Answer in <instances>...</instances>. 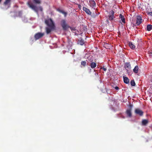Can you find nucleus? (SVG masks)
Masks as SVG:
<instances>
[{"mask_svg": "<svg viewBox=\"0 0 152 152\" xmlns=\"http://www.w3.org/2000/svg\"><path fill=\"white\" fill-rule=\"evenodd\" d=\"M68 42H69V44H70V40H69V39H68ZM71 43H72L71 42Z\"/></svg>", "mask_w": 152, "mask_h": 152, "instance_id": "33", "label": "nucleus"}, {"mask_svg": "<svg viewBox=\"0 0 152 152\" xmlns=\"http://www.w3.org/2000/svg\"><path fill=\"white\" fill-rule=\"evenodd\" d=\"M136 22L135 25V26L139 25L143 21L142 18L140 16H137Z\"/></svg>", "mask_w": 152, "mask_h": 152, "instance_id": "4", "label": "nucleus"}, {"mask_svg": "<svg viewBox=\"0 0 152 152\" xmlns=\"http://www.w3.org/2000/svg\"><path fill=\"white\" fill-rule=\"evenodd\" d=\"M101 69H103V70H104V71H106L107 70V69L106 68H105L104 67H102Z\"/></svg>", "mask_w": 152, "mask_h": 152, "instance_id": "29", "label": "nucleus"}, {"mask_svg": "<svg viewBox=\"0 0 152 152\" xmlns=\"http://www.w3.org/2000/svg\"><path fill=\"white\" fill-rule=\"evenodd\" d=\"M126 67L128 68L129 69L131 68V65L129 62H126L125 64Z\"/></svg>", "mask_w": 152, "mask_h": 152, "instance_id": "18", "label": "nucleus"}, {"mask_svg": "<svg viewBox=\"0 0 152 152\" xmlns=\"http://www.w3.org/2000/svg\"><path fill=\"white\" fill-rule=\"evenodd\" d=\"M44 35V33L38 32L35 34L34 37L35 39L37 40L42 38Z\"/></svg>", "mask_w": 152, "mask_h": 152, "instance_id": "3", "label": "nucleus"}, {"mask_svg": "<svg viewBox=\"0 0 152 152\" xmlns=\"http://www.w3.org/2000/svg\"><path fill=\"white\" fill-rule=\"evenodd\" d=\"M61 25L63 30H67L69 27V26L67 24L65 20H62L61 21Z\"/></svg>", "mask_w": 152, "mask_h": 152, "instance_id": "2", "label": "nucleus"}, {"mask_svg": "<svg viewBox=\"0 0 152 152\" xmlns=\"http://www.w3.org/2000/svg\"><path fill=\"white\" fill-rule=\"evenodd\" d=\"M123 79L124 82L125 83L128 84L129 83V79L127 77L123 76Z\"/></svg>", "mask_w": 152, "mask_h": 152, "instance_id": "10", "label": "nucleus"}, {"mask_svg": "<svg viewBox=\"0 0 152 152\" xmlns=\"http://www.w3.org/2000/svg\"><path fill=\"white\" fill-rule=\"evenodd\" d=\"M130 107V109H132V104H130L129 105Z\"/></svg>", "mask_w": 152, "mask_h": 152, "instance_id": "31", "label": "nucleus"}, {"mask_svg": "<svg viewBox=\"0 0 152 152\" xmlns=\"http://www.w3.org/2000/svg\"><path fill=\"white\" fill-rule=\"evenodd\" d=\"M90 66L92 68H94L96 66V64L94 62H92L90 64Z\"/></svg>", "mask_w": 152, "mask_h": 152, "instance_id": "15", "label": "nucleus"}, {"mask_svg": "<svg viewBox=\"0 0 152 152\" xmlns=\"http://www.w3.org/2000/svg\"><path fill=\"white\" fill-rule=\"evenodd\" d=\"M81 7V6L80 5H79L78 6V7L79 8H80Z\"/></svg>", "mask_w": 152, "mask_h": 152, "instance_id": "34", "label": "nucleus"}, {"mask_svg": "<svg viewBox=\"0 0 152 152\" xmlns=\"http://www.w3.org/2000/svg\"><path fill=\"white\" fill-rule=\"evenodd\" d=\"M131 110L132 109H128L126 111V114L127 116L130 117L131 118L132 116V114L131 113Z\"/></svg>", "mask_w": 152, "mask_h": 152, "instance_id": "8", "label": "nucleus"}, {"mask_svg": "<svg viewBox=\"0 0 152 152\" xmlns=\"http://www.w3.org/2000/svg\"><path fill=\"white\" fill-rule=\"evenodd\" d=\"M107 22H108V20H107Z\"/></svg>", "mask_w": 152, "mask_h": 152, "instance_id": "35", "label": "nucleus"}, {"mask_svg": "<svg viewBox=\"0 0 152 152\" xmlns=\"http://www.w3.org/2000/svg\"><path fill=\"white\" fill-rule=\"evenodd\" d=\"M39 8H40V10L41 11H42V7H39Z\"/></svg>", "mask_w": 152, "mask_h": 152, "instance_id": "32", "label": "nucleus"}, {"mask_svg": "<svg viewBox=\"0 0 152 152\" xmlns=\"http://www.w3.org/2000/svg\"><path fill=\"white\" fill-rule=\"evenodd\" d=\"M115 88L116 90H118L119 89V87H118V86L115 87Z\"/></svg>", "mask_w": 152, "mask_h": 152, "instance_id": "30", "label": "nucleus"}, {"mask_svg": "<svg viewBox=\"0 0 152 152\" xmlns=\"http://www.w3.org/2000/svg\"><path fill=\"white\" fill-rule=\"evenodd\" d=\"M28 4L30 8H31L32 9L34 10L35 11L37 12V7L36 6L34 5L31 2H28Z\"/></svg>", "mask_w": 152, "mask_h": 152, "instance_id": "6", "label": "nucleus"}, {"mask_svg": "<svg viewBox=\"0 0 152 152\" xmlns=\"http://www.w3.org/2000/svg\"><path fill=\"white\" fill-rule=\"evenodd\" d=\"M148 123V120L146 119L143 120L142 122V125L144 126H146Z\"/></svg>", "mask_w": 152, "mask_h": 152, "instance_id": "16", "label": "nucleus"}, {"mask_svg": "<svg viewBox=\"0 0 152 152\" xmlns=\"http://www.w3.org/2000/svg\"><path fill=\"white\" fill-rule=\"evenodd\" d=\"M108 20H110L112 21L115 18V16H113L109 15L108 16Z\"/></svg>", "mask_w": 152, "mask_h": 152, "instance_id": "19", "label": "nucleus"}, {"mask_svg": "<svg viewBox=\"0 0 152 152\" xmlns=\"http://www.w3.org/2000/svg\"><path fill=\"white\" fill-rule=\"evenodd\" d=\"M83 10L84 11H85L86 13L90 15H91V12H90V10L88 9L87 8L84 7H83Z\"/></svg>", "mask_w": 152, "mask_h": 152, "instance_id": "9", "label": "nucleus"}, {"mask_svg": "<svg viewBox=\"0 0 152 152\" xmlns=\"http://www.w3.org/2000/svg\"><path fill=\"white\" fill-rule=\"evenodd\" d=\"M63 14L64 15L65 17H66L67 15V12L64 11Z\"/></svg>", "mask_w": 152, "mask_h": 152, "instance_id": "27", "label": "nucleus"}, {"mask_svg": "<svg viewBox=\"0 0 152 152\" xmlns=\"http://www.w3.org/2000/svg\"><path fill=\"white\" fill-rule=\"evenodd\" d=\"M147 13L148 15H149L152 16V12H147Z\"/></svg>", "mask_w": 152, "mask_h": 152, "instance_id": "26", "label": "nucleus"}, {"mask_svg": "<svg viewBox=\"0 0 152 152\" xmlns=\"http://www.w3.org/2000/svg\"><path fill=\"white\" fill-rule=\"evenodd\" d=\"M69 28H70V29H71V31H75L76 30L75 28L74 27H71L69 26Z\"/></svg>", "mask_w": 152, "mask_h": 152, "instance_id": "25", "label": "nucleus"}, {"mask_svg": "<svg viewBox=\"0 0 152 152\" xmlns=\"http://www.w3.org/2000/svg\"><path fill=\"white\" fill-rule=\"evenodd\" d=\"M34 2L36 4H40L41 3V1L40 0H33Z\"/></svg>", "mask_w": 152, "mask_h": 152, "instance_id": "21", "label": "nucleus"}, {"mask_svg": "<svg viewBox=\"0 0 152 152\" xmlns=\"http://www.w3.org/2000/svg\"><path fill=\"white\" fill-rule=\"evenodd\" d=\"M129 46L132 49H134L135 48V46L132 44V42H129Z\"/></svg>", "mask_w": 152, "mask_h": 152, "instance_id": "12", "label": "nucleus"}, {"mask_svg": "<svg viewBox=\"0 0 152 152\" xmlns=\"http://www.w3.org/2000/svg\"><path fill=\"white\" fill-rule=\"evenodd\" d=\"M90 3L91 5V6L94 7L96 6V4L94 0H91L90 1Z\"/></svg>", "mask_w": 152, "mask_h": 152, "instance_id": "14", "label": "nucleus"}, {"mask_svg": "<svg viewBox=\"0 0 152 152\" xmlns=\"http://www.w3.org/2000/svg\"><path fill=\"white\" fill-rule=\"evenodd\" d=\"M45 24L47 26L51 28H50L47 27L46 28V33L48 34H49L51 32L52 29L54 28L55 26L53 21L51 18L46 20H45Z\"/></svg>", "mask_w": 152, "mask_h": 152, "instance_id": "1", "label": "nucleus"}, {"mask_svg": "<svg viewBox=\"0 0 152 152\" xmlns=\"http://www.w3.org/2000/svg\"><path fill=\"white\" fill-rule=\"evenodd\" d=\"M138 67L137 66H136L134 67V68L133 69V71L134 72L136 73H138Z\"/></svg>", "mask_w": 152, "mask_h": 152, "instance_id": "17", "label": "nucleus"}, {"mask_svg": "<svg viewBox=\"0 0 152 152\" xmlns=\"http://www.w3.org/2000/svg\"><path fill=\"white\" fill-rule=\"evenodd\" d=\"M135 113L136 114L141 116H142L143 114V112L139 109H136L135 110Z\"/></svg>", "mask_w": 152, "mask_h": 152, "instance_id": "7", "label": "nucleus"}, {"mask_svg": "<svg viewBox=\"0 0 152 152\" xmlns=\"http://www.w3.org/2000/svg\"><path fill=\"white\" fill-rule=\"evenodd\" d=\"M11 1V0H5L3 4L4 6L7 7V8H8L10 7Z\"/></svg>", "mask_w": 152, "mask_h": 152, "instance_id": "5", "label": "nucleus"}, {"mask_svg": "<svg viewBox=\"0 0 152 152\" xmlns=\"http://www.w3.org/2000/svg\"><path fill=\"white\" fill-rule=\"evenodd\" d=\"M58 11L60 12L62 14H63V12H64V11L63 10H58Z\"/></svg>", "mask_w": 152, "mask_h": 152, "instance_id": "28", "label": "nucleus"}, {"mask_svg": "<svg viewBox=\"0 0 152 152\" xmlns=\"http://www.w3.org/2000/svg\"><path fill=\"white\" fill-rule=\"evenodd\" d=\"M119 18H120L121 19V20L122 21V22L125 23V18L124 16H123L121 14H120L119 15Z\"/></svg>", "mask_w": 152, "mask_h": 152, "instance_id": "11", "label": "nucleus"}, {"mask_svg": "<svg viewBox=\"0 0 152 152\" xmlns=\"http://www.w3.org/2000/svg\"><path fill=\"white\" fill-rule=\"evenodd\" d=\"M81 65L83 66H85L86 65V62L85 61H82L81 62Z\"/></svg>", "mask_w": 152, "mask_h": 152, "instance_id": "24", "label": "nucleus"}, {"mask_svg": "<svg viewBox=\"0 0 152 152\" xmlns=\"http://www.w3.org/2000/svg\"><path fill=\"white\" fill-rule=\"evenodd\" d=\"M152 29V25L148 24L146 27V30L148 31H151Z\"/></svg>", "mask_w": 152, "mask_h": 152, "instance_id": "13", "label": "nucleus"}, {"mask_svg": "<svg viewBox=\"0 0 152 152\" xmlns=\"http://www.w3.org/2000/svg\"><path fill=\"white\" fill-rule=\"evenodd\" d=\"M78 44L81 45H83L84 43V42L83 39H81L80 40H79L78 42Z\"/></svg>", "mask_w": 152, "mask_h": 152, "instance_id": "20", "label": "nucleus"}, {"mask_svg": "<svg viewBox=\"0 0 152 152\" xmlns=\"http://www.w3.org/2000/svg\"><path fill=\"white\" fill-rule=\"evenodd\" d=\"M130 83L132 86H134L135 85V83L134 80L131 81Z\"/></svg>", "mask_w": 152, "mask_h": 152, "instance_id": "23", "label": "nucleus"}, {"mask_svg": "<svg viewBox=\"0 0 152 152\" xmlns=\"http://www.w3.org/2000/svg\"><path fill=\"white\" fill-rule=\"evenodd\" d=\"M115 13L114 12V9H112L110 12L109 15H113V16H114V14Z\"/></svg>", "mask_w": 152, "mask_h": 152, "instance_id": "22", "label": "nucleus"}]
</instances>
